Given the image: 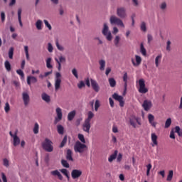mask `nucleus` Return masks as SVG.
I'll return each instance as SVG.
<instances>
[{
  "instance_id": "393cba45",
  "label": "nucleus",
  "mask_w": 182,
  "mask_h": 182,
  "mask_svg": "<svg viewBox=\"0 0 182 182\" xmlns=\"http://www.w3.org/2000/svg\"><path fill=\"white\" fill-rule=\"evenodd\" d=\"M21 15H22V9H18V23H19L20 26L22 28V26H23V24L22 23Z\"/></svg>"
},
{
  "instance_id": "8fccbe9b",
  "label": "nucleus",
  "mask_w": 182,
  "mask_h": 182,
  "mask_svg": "<svg viewBox=\"0 0 182 182\" xmlns=\"http://www.w3.org/2000/svg\"><path fill=\"white\" fill-rule=\"evenodd\" d=\"M100 107V101L97 100L95 103V112H97L99 110V108Z\"/></svg>"
},
{
  "instance_id": "6e6552de",
  "label": "nucleus",
  "mask_w": 182,
  "mask_h": 182,
  "mask_svg": "<svg viewBox=\"0 0 182 182\" xmlns=\"http://www.w3.org/2000/svg\"><path fill=\"white\" fill-rule=\"evenodd\" d=\"M153 103H151L149 100H145L142 104V107H144V110H145V112H149V110L151 109Z\"/></svg>"
},
{
  "instance_id": "a19ab883",
  "label": "nucleus",
  "mask_w": 182,
  "mask_h": 182,
  "mask_svg": "<svg viewBox=\"0 0 182 182\" xmlns=\"http://www.w3.org/2000/svg\"><path fill=\"white\" fill-rule=\"evenodd\" d=\"M24 51L26 53V58L27 60H29V48L28 47V46H24Z\"/></svg>"
},
{
  "instance_id": "603ef678",
  "label": "nucleus",
  "mask_w": 182,
  "mask_h": 182,
  "mask_svg": "<svg viewBox=\"0 0 182 182\" xmlns=\"http://www.w3.org/2000/svg\"><path fill=\"white\" fill-rule=\"evenodd\" d=\"M78 139L81 141V143H86V140L85 139V136L82 134H78Z\"/></svg>"
},
{
  "instance_id": "e2e57ef3",
  "label": "nucleus",
  "mask_w": 182,
  "mask_h": 182,
  "mask_svg": "<svg viewBox=\"0 0 182 182\" xmlns=\"http://www.w3.org/2000/svg\"><path fill=\"white\" fill-rule=\"evenodd\" d=\"M16 73L18 74L19 76H21V77H25V74L23 73V71H22V70H17Z\"/></svg>"
},
{
  "instance_id": "2eb2a0df",
  "label": "nucleus",
  "mask_w": 182,
  "mask_h": 182,
  "mask_svg": "<svg viewBox=\"0 0 182 182\" xmlns=\"http://www.w3.org/2000/svg\"><path fill=\"white\" fill-rule=\"evenodd\" d=\"M90 82L93 90H95L96 93H99V91L100 90V87L99 86L97 82L93 79H90Z\"/></svg>"
},
{
  "instance_id": "a878e982",
  "label": "nucleus",
  "mask_w": 182,
  "mask_h": 182,
  "mask_svg": "<svg viewBox=\"0 0 182 182\" xmlns=\"http://www.w3.org/2000/svg\"><path fill=\"white\" fill-rule=\"evenodd\" d=\"M60 83H62V80L61 79H55V90H59L60 89Z\"/></svg>"
},
{
  "instance_id": "20e7f679",
  "label": "nucleus",
  "mask_w": 182,
  "mask_h": 182,
  "mask_svg": "<svg viewBox=\"0 0 182 182\" xmlns=\"http://www.w3.org/2000/svg\"><path fill=\"white\" fill-rule=\"evenodd\" d=\"M139 93L146 94L147 92H149V89L146 87V82L143 79L139 80Z\"/></svg>"
},
{
  "instance_id": "6e6d98bb",
  "label": "nucleus",
  "mask_w": 182,
  "mask_h": 182,
  "mask_svg": "<svg viewBox=\"0 0 182 182\" xmlns=\"http://www.w3.org/2000/svg\"><path fill=\"white\" fill-rule=\"evenodd\" d=\"M43 22L45 26L48 28L49 31H52V26L49 23V21H48V20H44Z\"/></svg>"
},
{
  "instance_id": "e433bc0d",
  "label": "nucleus",
  "mask_w": 182,
  "mask_h": 182,
  "mask_svg": "<svg viewBox=\"0 0 182 182\" xmlns=\"http://www.w3.org/2000/svg\"><path fill=\"white\" fill-rule=\"evenodd\" d=\"M36 27L38 31H42V21L41 20H38L36 23Z\"/></svg>"
},
{
  "instance_id": "b1692460",
  "label": "nucleus",
  "mask_w": 182,
  "mask_h": 182,
  "mask_svg": "<svg viewBox=\"0 0 182 182\" xmlns=\"http://www.w3.org/2000/svg\"><path fill=\"white\" fill-rule=\"evenodd\" d=\"M41 97L44 100V102H46V103H49V102H50V96L45 92L41 95Z\"/></svg>"
},
{
  "instance_id": "7ed1b4c3",
  "label": "nucleus",
  "mask_w": 182,
  "mask_h": 182,
  "mask_svg": "<svg viewBox=\"0 0 182 182\" xmlns=\"http://www.w3.org/2000/svg\"><path fill=\"white\" fill-rule=\"evenodd\" d=\"M109 21L111 25H117V26H121L122 28H124V23L122 19L119 18V17L116 16H111L109 18Z\"/></svg>"
},
{
  "instance_id": "09e8293b",
  "label": "nucleus",
  "mask_w": 182,
  "mask_h": 182,
  "mask_svg": "<svg viewBox=\"0 0 182 182\" xmlns=\"http://www.w3.org/2000/svg\"><path fill=\"white\" fill-rule=\"evenodd\" d=\"M135 59L136 62V66H139V65L141 63V57L139 55H135Z\"/></svg>"
},
{
  "instance_id": "de8ad7c7",
  "label": "nucleus",
  "mask_w": 182,
  "mask_h": 182,
  "mask_svg": "<svg viewBox=\"0 0 182 182\" xmlns=\"http://www.w3.org/2000/svg\"><path fill=\"white\" fill-rule=\"evenodd\" d=\"M10 110L11 106L9 105V102H6L4 106V112H6V113H9Z\"/></svg>"
},
{
  "instance_id": "052dcab7",
  "label": "nucleus",
  "mask_w": 182,
  "mask_h": 182,
  "mask_svg": "<svg viewBox=\"0 0 182 182\" xmlns=\"http://www.w3.org/2000/svg\"><path fill=\"white\" fill-rule=\"evenodd\" d=\"M73 75L76 77V79H79V75H77V70L75 68H73L72 70Z\"/></svg>"
},
{
  "instance_id": "4468645a",
  "label": "nucleus",
  "mask_w": 182,
  "mask_h": 182,
  "mask_svg": "<svg viewBox=\"0 0 182 182\" xmlns=\"http://www.w3.org/2000/svg\"><path fill=\"white\" fill-rule=\"evenodd\" d=\"M22 99L25 106H28L29 102H31V97H29V94L28 92L22 93Z\"/></svg>"
},
{
  "instance_id": "412c9836",
  "label": "nucleus",
  "mask_w": 182,
  "mask_h": 182,
  "mask_svg": "<svg viewBox=\"0 0 182 182\" xmlns=\"http://www.w3.org/2000/svg\"><path fill=\"white\" fill-rule=\"evenodd\" d=\"M73 154V153L72 152V150H67L66 159L68 160V161H73V157L72 156Z\"/></svg>"
},
{
  "instance_id": "a18cd8bd",
  "label": "nucleus",
  "mask_w": 182,
  "mask_h": 182,
  "mask_svg": "<svg viewBox=\"0 0 182 182\" xmlns=\"http://www.w3.org/2000/svg\"><path fill=\"white\" fill-rule=\"evenodd\" d=\"M61 164L63 167H65V168H69V167H70L69 163H68V161H66L65 159H63L61 161Z\"/></svg>"
},
{
  "instance_id": "f257e3e1",
  "label": "nucleus",
  "mask_w": 182,
  "mask_h": 182,
  "mask_svg": "<svg viewBox=\"0 0 182 182\" xmlns=\"http://www.w3.org/2000/svg\"><path fill=\"white\" fill-rule=\"evenodd\" d=\"M42 148L48 153L53 151V142L48 138H46L41 144Z\"/></svg>"
},
{
  "instance_id": "6ab92c4d",
  "label": "nucleus",
  "mask_w": 182,
  "mask_h": 182,
  "mask_svg": "<svg viewBox=\"0 0 182 182\" xmlns=\"http://www.w3.org/2000/svg\"><path fill=\"white\" fill-rule=\"evenodd\" d=\"M51 176H56L60 180H63V176H62V174L60 173V172H59L58 170H55V171H52L50 172Z\"/></svg>"
},
{
  "instance_id": "7c9ffc66",
  "label": "nucleus",
  "mask_w": 182,
  "mask_h": 182,
  "mask_svg": "<svg viewBox=\"0 0 182 182\" xmlns=\"http://www.w3.org/2000/svg\"><path fill=\"white\" fill-rule=\"evenodd\" d=\"M140 52L143 55V56H146V55H147V51L146 50V48L143 45V43H141L140 45Z\"/></svg>"
},
{
  "instance_id": "49530a36",
  "label": "nucleus",
  "mask_w": 182,
  "mask_h": 182,
  "mask_svg": "<svg viewBox=\"0 0 182 182\" xmlns=\"http://www.w3.org/2000/svg\"><path fill=\"white\" fill-rule=\"evenodd\" d=\"M9 59H14V47L10 48L9 50Z\"/></svg>"
},
{
  "instance_id": "f03ea898",
  "label": "nucleus",
  "mask_w": 182,
  "mask_h": 182,
  "mask_svg": "<svg viewBox=\"0 0 182 182\" xmlns=\"http://www.w3.org/2000/svg\"><path fill=\"white\" fill-rule=\"evenodd\" d=\"M87 148V146L86 144H82V142L79 141H76L74 145V150L75 153H84Z\"/></svg>"
},
{
  "instance_id": "473e14b6",
  "label": "nucleus",
  "mask_w": 182,
  "mask_h": 182,
  "mask_svg": "<svg viewBox=\"0 0 182 182\" xmlns=\"http://www.w3.org/2000/svg\"><path fill=\"white\" fill-rule=\"evenodd\" d=\"M108 82L111 87H116V80L114 78H109Z\"/></svg>"
},
{
  "instance_id": "aec40b11",
  "label": "nucleus",
  "mask_w": 182,
  "mask_h": 182,
  "mask_svg": "<svg viewBox=\"0 0 182 182\" xmlns=\"http://www.w3.org/2000/svg\"><path fill=\"white\" fill-rule=\"evenodd\" d=\"M123 82H124V92L127 90V79H129V77L127 75V73H124L123 75Z\"/></svg>"
},
{
  "instance_id": "9b49d317",
  "label": "nucleus",
  "mask_w": 182,
  "mask_h": 182,
  "mask_svg": "<svg viewBox=\"0 0 182 182\" xmlns=\"http://www.w3.org/2000/svg\"><path fill=\"white\" fill-rule=\"evenodd\" d=\"M113 99L119 102V106L123 107L124 106V101H123V97L118 95L117 93H114L112 95Z\"/></svg>"
},
{
  "instance_id": "5701e85b",
  "label": "nucleus",
  "mask_w": 182,
  "mask_h": 182,
  "mask_svg": "<svg viewBox=\"0 0 182 182\" xmlns=\"http://www.w3.org/2000/svg\"><path fill=\"white\" fill-rule=\"evenodd\" d=\"M118 153H119V151L117 150H115L114 154L110 155V156L108 158V161L109 163H112V161H113V160H116V158L117 157V154Z\"/></svg>"
},
{
  "instance_id": "0eeeda50",
  "label": "nucleus",
  "mask_w": 182,
  "mask_h": 182,
  "mask_svg": "<svg viewBox=\"0 0 182 182\" xmlns=\"http://www.w3.org/2000/svg\"><path fill=\"white\" fill-rule=\"evenodd\" d=\"M57 117L55 118L54 124H58V122L62 120V109L60 107H57L55 109Z\"/></svg>"
},
{
  "instance_id": "f8f14e48",
  "label": "nucleus",
  "mask_w": 182,
  "mask_h": 182,
  "mask_svg": "<svg viewBox=\"0 0 182 182\" xmlns=\"http://www.w3.org/2000/svg\"><path fill=\"white\" fill-rule=\"evenodd\" d=\"M113 99L119 102V106L123 107L124 106V101H123V97L118 95L117 93H114L112 95Z\"/></svg>"
},
{
  "instance_id": "c756f323",
  "label": "nucleus",
  "mask_w": 182,
  "mask_h": 182,
  "mask_svg": "<svg viewBox=\"0 0 182 182\" xmlns=\"http://www.w3.org/2000/svg\"><path fill=\"white\" fill-rule=\"evenodd\" d=\"M92 117H95V114L92 112V111H89L87 113V118L85 119V120L90 122L92 121Z\"/></svg>"
},
{
  "instance_id": "3c124183",
  "label": "nucleus",
  "mask_w": 182,
  "mask_h": 182,
  "mask_svg": "<svg viewBox=\"0 0 182 182\" xmlns=\"http://www.w3.org/2000/svg\"><path fill=\"white\" fill-rule=\"evenodd\" d=\"M129 123L131 126H132L134 129H136V119H134V117L132 118H130Z\"/></svg>"
},
{
  "instance_id": "37998d69",
  "label": "nucleus",
  "mask_w": 182,
  "mask_h": 182,
  "mask_svg": "<svg viewBox=\"0 0 182 182\" xmlns=\"http://www.w3.org/2000/svg\"><path fill=\"white\" fill-rule=\"evenodd\" d=\"M120 42V36H117L114 40V43L117 48H119V43Z\"/></svg>"
},
{
  "instance_id": "c03bdc74",
  "label": "nucleus",
  "mask_w": 182,
  "mask_h": 182,
  "mask_svg": "<svg viewBox=\"0 0 182 182\" xmlns=\"http://www.w3.org/2000/svg\"><path fill=\"white\" fill-rule=\"evenodd\" d=\"M171 126V118H168L166 119L165 122V129H168Z\"/></svg>"
},
{
  "instance_id": "ddd939ff",
  "label": "nucleus",
  "mask_w": 182,
  "mask_h": 182,
  "mask_svg": "<svg viewBox=\"0 0 182 182\" xmlns=\"http://www.w3.org/2000/svg\"><path fill=\"white\" fill-rule=\"evenodd\" d=\"M90 122L86 121L85 119L84 123L82 124V130L83 132H85V133H90Z\"/></svg>"
},
{
  "instance_id": "c85d7f7f",
  "label": "nucleus",
  "mask_w": 182,
  "mask_h": 182,
  "mask_svg": "<svg viewBox=\"0 0 182 182\" xmlns=\"http://www.w3.org/2000/svg\"><path fill=\"white\" fill-rule=\"evenodd\" d=\"M14 146H16L21 143V139L15 134L14 136Z\"/></svg>"
},
{
  "instance_id": "c9c22d12",
  "label": "nucleus",
  "mask_w": 182,
  "mask_h": 182,
  "mask_svg": "<svg viewBox=\"0 0 182 182\" xmlns=\"http://www.w3.org/2000/svg\"><path fill=\"white\" fill-rule=\"evenodd\" d=\"M175 133H177L178 136H179V137H182V129H180V127L176 126L175 127Z\"/></svg>"
},
{
  "instance_id": "bb28decb",
  "label": "nucleus",
  "mask_w": 182,
  "mask_h": 182,
  "mask_svg": "<svg viewBox=\"0 0 182 182\" xmlns=\"http://www.w3.org/2000/svg\"><path fill=\"white\" fill-rule=\"evenodd\" d=\"M100 65V70H105V68H106V61L105 60H100L99 61Z\"/></svg>"
},
{
  "instance_id": "f3484780",
  "label": "nucleus",
  "mask_w": 182,
  "mask_h": 182,
  "mask_svg": "<svg viewBox=\"0 0 182 182\" xmlns=\"http://www.w3.org/2000/svg\"><path fill=\"white\" fill-rule=\"evenodd\" d=\"M158 136L156 134V133H152L151 134V139L153 143L152 146L154 147V146H157L159 144V142L157 141Z\"/></svg>"
},
{
  "instance_id": "423d86ee",
  "label": "nucleus",
  "mask_w": 182,
  "mask_h": 182,
  "mask_svg": "<svg viewBox=\"0 0 182 182\" xmlns=\"http://www.w3.org/2000/svg\"><path fill=\"white\" fill-rule=\"evenodd\" d=\"M117 16H119V18H121L122 19L126 18V16H127V14L126 13V8L118 7L117 9Z\"/></svg>"
},
{
  "instance_id": "680f3d73",
  "label": "nucleus",
  "mask_w": 182,
  "mask_h": 182,
  "mask_svg": "<svg viewBox=\"0 0 182 182\" xmlns=\"http://www.w3.org/2000/svg\"><path fill=\"white\" fill-rule=\"evenodd\" d=\"M171 41H168L166 43V50H168V52H170V50H171Z\"/></svg>"
},
{
  "instance_id": "0e129e2a",
  "label": "nucleus",
  "mask_w": 182,
  "mask_h": 182,
  "mask_svg": "<svg viewBox=\"0 0 182 182\" xmlns=\"http://www.w3.org/2000/svg\"><path fill=\"white\" fill-rule=\"evenodd\" d=\"M3 163H4V166H5V167H9V161L6 159H4L3 160Z\"/></svg>"
},
{
  "instance_id": "39448f33",
  "label": "nucleus",
  "mask_w": 182,
  "mask_h": 182,
  "mask_svg": "<svg viewBox=\"0 0 182 182\" xmlns=\"http://www.w3.org/2000/svg\"><path fill=\"white\" fill-rule=\"evenodd\" d=\"M102 34L106 36L107 41H112V33L109 31V26L106 23H104V28L102 30Z\"/></svg>"
},
{
  "instance_id": "1a4fd4ad",
  "label": "nucleus",
  "mask_w": 182,
  "mask_h": 182,
  "mask_svg": "<svg viewBox=\"0 0 182 182\" xmlns=\"http://www.w3.org/2000/svg\"><path fill=\"white\" fill-rule=\"evenodd\" d=\"M82 176V171L79 169H73L71 172V177L73 180L79 178Z\"/></svg>"
},
{
  "instance_id": "a211bd4d",
  "label": "nucleus",
  "mask_w": 182,
  "mask_h": 182,
  "mask_svg": "<svg viewBox=\"0 0 182 182\" xmlns=\"http://www.w3.org/2000/svg\"><path fill=\"white\" fill-rule=\"evenodd\" d=\"M38 82V79L34 76H28L27 77V84L31 86L32 83H36Z\"/></svg>"
},
{
  "instance_id": "2f4dec72",
  "label": "nucleus",
  "mask_w": 182,
  "mask_h": 182,
  "mask_svg": "<svg viewBox=\"0 0 182 182\" xmlns=\"http://www.w3.org/2000/svg\"><path fill=\"white\" fill-rule=\"evenodd\" d=\"M57 132L58 134H63L65 132V128L62 125H58L57 126Z\"/></svg>"
},
{
  "instance_id": "4d7b16f0",
  "label": "nucleus",
  "mask_w": 182,
  "mask_h": 182,
  "mask_svg": "<svg viewBox=\"0 0 182 182\" xmlns=\"http://www.w3.org/2000/svg\"><path fill=\"white\" fill-rule=\"evenodd\" d=\"M141 31H143V32H146V31H147L146 23L144 21L141 23Z\"/></svg>"
},
{
  "instance_id": "f704fd0d",
  "label": "nucleus",
  "mask_w": 182,
  "mask_h": 182,
  "mask_svg": "<svg viewBox=\"0 0 182 182\" xmlns=\"http://www.w3.org/2000/svg\"><path fill=\"white\" fill-rule=\"evenodd\" d=\"M33 132L34 134H38V133H39V124H38V122L35 123Z\"/></svg>"
},
{
  "instance_id": "72a5a7b5",
  "label": "nucleus",
  "mask_w": 182,
  "mask_h": 182,
  "mask_svg": "<svg viewBox=\"0 0 182 182\" xmlns=\"http://www.w3.org/2000/svg\"><path fill=\"white\" fill-rule=\"evenodd\" d=\"M60 173H62L64 176H65V177H67L68 180H69V178H70V177L69 176V172L68 171V169L66 168H63L60 170Z\"/></svg>"
},
{
  "instance_id": "338daca9",
  "label": "nucleus",
  "mask_w": 182,
  "mask_h": 182,
  "mask_svg": "<svg viewBox=\"0 0 182 182\" xmlns=\"http://www.w3.org/2000/svg\"><path fill=\"white\" fill-rule=\"evenodd\" d=\"M77 87L79 89H82V87H85V82L83 81H80V83L77 85Z\"/></svg>"
},
{
  "instance_id": "cd10ccee",
  "label": "nucleus",
  "mask_w": 182,
  "mask_h": 182,
  "mask_svg": "<svg viewBox=\"0 0 182 182\" xmlns=\"http://www.w3.org/2000/svg\"><path fill=\"white\" fill-rule=\"evenodd\" d=\"M161 58H162L161 54H160L156 57L155 65H156V68H159V65H160V63L161 62Z\"/></svg>"
},
{
  "instance_id": "ea45409f",
  "label": "nucleus",
  "mask_w": 182,
  "mask_h": 182,
  "mask_svg": "<svg viewBox=\"0 0 182 182\" xmlns=\"http://www.w3.org/2000/svg\"><path fill=\"white\" fill-rule=\"evenodd\" d=\"M4 66L8 72H11V63H9V61L6 60L4 63Z\"/></svg>"
},
{
  "instance_id": "864d4df0",
  "label": "nucleus",
  "mask_w": 182,
  "mask_h": 182,
  "mask_svg": "<svg viewBox=\"0 0 182 182\" xmlns=\"http://www.w3.org/2000/svg\"><path fill=\"white\" fill-rule=\"evenodd\" d=\"M55 46L57 47V48L58 49V50H64L65 48H63V46L59 45V41L58 40H56L55 41Z\"/></svg>"
},
{
  "instance_id": "bf43d9fd",
  "label": "nucleus",
  "mask_w": 182,
  "mask_h": 182,
  "mask_svg": "<svg viewBox=\"0 0 182 182\" xmlns=\"http://www.w3.org/2000/svg\"><path fill=\"white\" fill-rule=\"evenodd\" d=\"M55 62L58 63V70H59V72H60L61 69H62V64H60V61H59V60L58 58H55Z\"/></svg>"
},
{
  "instance_id": "5fc2aeb1",
  "label": "nucleus",
  "mask_w": 182,
  "mask_h": 182,
  "mask_svg": "<svg viewBox=\"0 0 182 182\" xmlns=\"http://www.w3.org/2000/svg\"><path fill=\"white\" fill-rule=\"evenodd\" d=\"M151 164H149L148 165H146V176L149 177V176H150V170H151Z\"/></svg>"
},
{
  "instance_id": "4c0bfd02",
  "label": "nucleus",
  "mask_w": 182,
  "mask_h": 182,
  "mask_svg": "<svg viewBox=\"0 0 182 182\" xmlns=\"http://www.w3.org/2000/svg\"><path fill=\"white\" fill-rule=\"evenodd\" d=\"M51 62H52L51 58H48L46 60V66H47L48 69H52L53 68V66L50 64Z\"/></svg>"
},
{
  "instance_id": "58836bf2",
  "label": "nucleus",
  "mask_w": 182,
  "mask_h": 182,
  "mask_svg": "<svg viewBox=\"0 0 182 182\" xmlns=\"http://www.w3.org/2000/svg\"><path fill=\"white\" fill-rule=\"evenodd\" d=\"M173 170L169 171L168 174L167 176L166 181H171V180H173Z\"/></svg>"
},
{
  "instance_id": "79ce46f5",
  "label": "nucleus",
  "mask_w": 182,
  "mask_h": 182,
  "mask_svg": "<svg viewBox=\"0 0 182 182\" xmlns=\"http://www.w3.org/2000/svg\"><path fill=\"white\" fill-rule=\"evenodd\" d=\"M68 142V136H65L63 141L60 143V147L62 149V147H65V144Z\"/></svg>"
},
{
  "instance_id": "774afa93",
  "label": "nucleus",
  "mask_w": 182,
  "mask_h": 182,
  "mask_svg": "<svg viewBox=\"0 0 182 182\" xmlns=\"http://www.w3.org/2000/svg\"><path fill=\"white\" fill-rule=\"evenodd\" d=\"M1 22H5V12H1Z\"/></svg>"
},
{
  "instance_id": "dca6fc26",
  "label": "nucleus",
  "mask_w": 182,
  "mask_h": 182,
  "mask_svg": "<svg viewBox=\"0 0 182 182\" xmlns=\"http://www.w3.org/2000/svg\"><path fill=\"white\" fill-rule=\"evenodd\" d=\"M148 120H149V124H151V126H152V127L156 129V127L157 126V122H154V115H153L151 114H148Z\"/></svg>"
},
{
  "instance_id": "13d9d810",
  "label": "nucleus",
  "mask_w": 182,
  "mask_h": 182,
  "mask_svg": "<svg viewBox=\"0 0 182 182\" xmlns=\"http://www.w3.org/2000/svg\"><path fill=\"white\" fill-rule=\"evenodd\" d=\"M48 50L50 52V53H52L53 52V46H52V43H48Z\"/></svg>"
},
{
  "instance_id": "69168bd1",
  "label": "nucleus",
  "mask_w": 182,
  "mask_h": 182,
  "mask_svg": "<svg viewBox=\"0 0 182 182\" xmlns=\"http://www.w3.org/2000/svg\"><path fill=\"white\" fill-rule=\"evenodd\" d=\"M122 159H123V155H122L121 153H119V154H118L117 158V161L118 163H120V161H122Z\"/></svg>"
},
{
  "instance_id": "4be33fe9",
  "label": "nucleus",
  "mask_w": 182,
  "mask_h": 182,
  "mask_svg": "<svg viewBox=\"0 0 182 182\" xmlns=\"http://www.w3.org/2000/svg\"><path fill=\"white\" fill-rule=\"evenodd\" d=\"M75 116H76V111L73 110L68 113V120L69 122H72L73 119H75Z\"/></svg>"
},
{
  "instance_id": "9d476101",
  "label": "nucleus",
  "mask_w": 182,
  "mask_h": 182,
  "mask_svg": "<svg viewBox=\"0 0 182 182\" xmlns=\"http://www.w3.org/2000/svg\"><path fill=\"white\" fill-rule=\"evenodd\" d=\"M113 99L119 102V106L123 107L124 106V101H123V97L118 95L117 93H114L112 95Z\"/></svg>"
}]
</instances>
